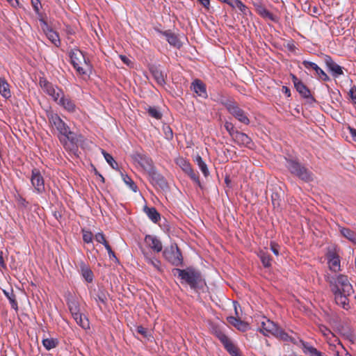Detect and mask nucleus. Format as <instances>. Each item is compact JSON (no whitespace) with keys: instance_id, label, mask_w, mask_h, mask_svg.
<instances>
[{"instance_id":"nucleus-42","label":"nucleus","mask_w":356,"mask_h":356,"mask_svg":"<svg viewBox=\"0 0 356 356\" xmlns=\"http://www.w3.org/2000/svg\"><path fill=\"white\" fill-rule=\"evenodd\" d=\"M212 333L222 343L229 339L227 335L218 326H213Z\"/></svg>"},{"instance_id":"nucleus-39","label":"nucleus","mask_w":356,"mask_h":356,"mask_svg":"<svg viewBox=\"0 0 356 356\" xmlns=\"http://www.w3.org/2000/svg\"><path fill=\"white\" fill-rule=\"evenodd\" d=\"M175 163L186 173L192 166L188 160L179 156L175 159Z\"/></svg>"},{"instance_id":"nucleus-33","label":"nucleus","mask_w":356,"mask_h":356,"mask_svg":"<svg viewBox=\"0 0 356 356\" xmlns=\"http://www.w3.org/2000/svg\"><path fill=\"white\" fill-rule=\"evenodd\" d=\"M76 323L83 330L90 329V322L88 318L81 313L77 314V316H72Z\"/></svg>"},{"instance_id":"nucleus-38","label":"nucleus","mask_w":356,"mask_h":356,"mask_svg":"<svg viewBox=\"0 0 356 356\" xmlns=\"http://www.w3.org/2000/svg\"><path fill=\"white\" fill-rule=\"evenodd\" d=\"M194 161L200 168L203 175L205 177H207L209 174V171L208 170L207 165L203 161L202 158L200 155H197Z\"/></svg>"},{"instance_id":"nucleus-54","label":"nucleus","mask_w":356,"mask_h":356,"mask_svg":"<svg viewBox=\"0 0 356 356\" xmlns=\"http://www.w3.org/2000/svg\"><path fill=\"white\" fill-rule=\"evenodd\" d=\"M224 127L232 138L234 136L235 133L237 132V131L234 129V124L230 122L226 121L225 122Z\"/></svg>"},{"instance_id":"nucleus-2","label":"nucleus","mask_w":356,"mask_h":356,"mask_svg":"<svg viewBox=\"0 0 356 356\" xmlns=\"http://www.w3.org/2000/svg\"><path fill=\"white\" fill-rule=\"evenodd\" d=\"M47 117L50 127L54 131H57L58 138L62 142V137L65 138L72 143L76 142L74 134L70 130V127L65 123L60 117L53 111L47 112Z\"/></svg>"},{"instance_id":"nucleus-16","label":"nucleus","mask_w":356,"mask_h":356,"mask_svg":"<svg viewBox=\"0 0 356 356\" xmlns=\"http://www.w3.org/2000/svg\"><path fill=\"white\" fill-rule=\"evenodd\" d=\"M302 64L303 66L307 69H312L315 71L316 75L318 76V78L323 81H329L330 80L328 75L320 67H318L315 63L308 61V60H303Z\"/></svg>"},{"instance_id":"nucleus-61","label":"nucleus","mask_w":356,"mask_h":356,"mask_svg":"<svg viewBox=\"0 0 356 356\" xmlns=\"http://www.w3.org/2000/svg\"><path fill=\"white\" fill-rule=\"evenodd\" d=\"M270 250L275 255L277 256L279 254V245L277 244H276L275 243H270Z\"/></svg>"},{"instance_id":"nucleus-40","label":"nucleus","mask_w":356,"mask_h":356,"mask_svg":"<svg viewBox=\"0 0 356 356\" xmlns=\"http://www.w3.org/2000/svg\"><path fill=\"white\" fill-rule=\"evenodd\" d=\"M274 337L284 341L293 342V339L280 327H278L277 331L275 332Z\"/></svg>"},{"instance_id":"nucleus-41","label":"nucleus","mask_w":356,"mask_h":356,"mask_svg":"<svg viewBox=\"0 0 356 356\" xmlns=\"http://www.w3.org/2000/svg\"><path fill=\"white\" fill-rule=\"evenodd\" d=\"M337 330L342 336L348 339L353 337V331L348 325H340L337 327Z\"/></svg>"},{"instance_id":"nucleus-43","label":"nucleus","mask_w":356,"mask_h":356,"mask_svg":"<svg viewBox=\"0 0 356 356\" xmlns=\"http://www.w3.org/2000/svg\"><path fill=\"white\" fill-rule=\"evenodd\" d=\"M259 257L261 259V261L263 266L266 268L270 267L271 266V257L269 254L265 252L264 251H261L259 254Z\"/></svg>"},{"instance_id":"nucleus-50","label":"nucleus","mask_w":356,"mask_h":356,"mask_svg":"<svg viewBox=\"0 0 356 356\" xmlns=\"http://www.w3.org/2000/svg\"><path fill=\"white\" fill-rule=\"evenodd\" d=\"M149 115L157 120H159L162 117L161 113L155 107L149 106L147 109Z\"/></svg>"},{"instance_id":"nucleus-22","label":"nucleus","mask_w":356,"mask_h":356,"mask_svg":"<svg viewBox=\"0 0 356 356\" xmlns=\"http://www.w3.org/2000/svg\"><path fill=\"white\" fill-rule=\"evenodd\" d=\"M232 138L240 146L249 147L252 143L251 138L247 134L238 131L235 133Z\"/></svg>"},{"instance_id":"nucleus-24","label":"nucleus","mask_w":356,"mask_h":356,"mask_svg":"<svg viewBox=\"0 0 356 356\" xmlns=\"http://www.w3.org/2000/svg\"><path fill=\"white\" fill-rule=\"evenodd\" d=\"M43 90L47 95L52 97L54 102H58L59 97L63 92L62 89L54 86L52 83L46 86V88Z\"/></svg>"},{"instance_id":"nucleus-45","label":"nucleus","mask_w":356,"mask_h":356,"mask_svg":"<svg viewBox=\"0 0 356 356\" xmlns=\"http://www.w3.org/2000/svg\"><path fill=\"white\" fill-rule=\"evenodd\" d=\"M102 154H103L105 160L106 162L110 165V166L113 169H118V163L114 160L113 157L108 153H107L104 149L101 150Z\"/></svg>"},{"instance_id":"nucleus-35","label":"nucleus","mask_w":356,"mask_h":356,"mask_svg":"<svg viewBox=\"0 0 356 356\" xmlns=\"http://www.w3.org/2000/svg\"><path fill=\"white\" fill-rule=\"evenodd\" d=\"M222 344L226 350L232 356H241L238 348L229 339H228L226 342H224Z\"/></svg>"},{"instance_id":"nucleus-60","label":"nucleus","mask_w":356,"mask_h":356,"mask_svg":"<svg viewBox=\"0 0 356 356\" xmlns=\"http://www.w3.org/2000/svg\"><path fill=\"white\" fill-rule=\"evenodd\" d=\"M106 249L108 251V254L110 259H114L116 261H118V258L116 257L115 252L112 250L110 245H106Z\"/></svg>"},{"instance_id":"nucleus-34","label":"nucleus","mask_w":356,"mask_h":356,"mask_svg":"<svg viewBox=\"0 0 356 356\" xmlns=\"http://www.w3.org/2000/svg\"><path fill=\"white\" fill-rule=\"evenodd\" d=\"M302 344L303 353L308 356H323V353L321 352L310 346L308 343L302 342Z\"/></svg>"},{"instance_id":"nucleus-18","label":"nucleus","mask_w":356,"mask_h":356,"mask_svg":"<svg viewBox=\"0 0 356 356\" xmlns=\"http://www.w3.org/2000/svg\"><path fill=\"white\" fill-rule=\"evenodd\" d=\"M321 332L327 338V343L330 345V349L335 351L336 344H340V340L325 326L320 327Z\"/></svg>"},{"instance_id":"nucleus-58","label":"nucleus","mask_w":356,"mask_h":356,"mask_svg":"<svg viewBox=\"0 0 356 356\" xmlns=\"http://www.w3.org/2000/svg\"><path fill=\"white\" fill-rule=\"evenodd\" d=\"M31 5L37 15H40L41 3L40 0H31Z\"/></svg>"},{"instance_id":"nucleus-52","label":"nucleus","mask_w":356,"mask_h":356,"mask_svg":"<svg viewBox=\"0 0 356 356\" xmlns=\"http://www.w3.org/2000/svg\"><path fill=\"white\" fill-rule=\"evenodd\" d=\"M83 241L86 243H91L93 239V234L90 231L82 230Z\"/></svg>"},{"instance_id":"nucleus-30","label":"nucleus","mask_w":356,"mask_h":356,"mask_svg":"<svg viewBox=\"0 0 356 356\" xmlns=\"http://www.w3.org/2000/svg\"><path fill=\"white\" fill-rule=\"evenodd\" d=\"M80 268L83 277L88 282H92L93 280V273L90 267L84 262L80 263Z\"/></svg>"},{"instance_id":"nucleus-55","label":"nucleus","mask_w":356,"mask_h":356,"mask_svg":"<svg viewBox=\"0 0 356 356\" xmlns=\"http://www.w3.org/2000/svg\"><path fill=\"white\" fill-rule=\"evenodd\" d=\"M253 6L255 8L256 13L260 15L264 10L266 8L265 6L263 4L261 1H256L253 3Z\"/></svg>"},{"instance_id":"nucleus-37","label":"nucleus","mask_w":356,"mask_h":356,"mask_svg":"<svg viewBox=\"0 0 356 356\" xmlns=\"http://www.w3.org/2000/svg\"><path fill=\"white\" fill-rule=\"evenodd\" d=\"M43 346L47 350L56 348L59 344V341L56 338H46L42 341Z\"/></svg>"},{"instance_id":"nucleus-48","label":"nucleus","mask_w":356,"mask_h":356,"mask_svg":"<svg viewBox=\"0 0 356 356\" xmlns=\"http://www.w3.org/2000/svg\"><path fill=\"white\" fill-rule=\"evenodd\" d=\"M259 16L265 19H268L273 22H277L279 20L278 17L272 13L271 12H270L269 10H268L266 8L264 10L262 13Z\"/></svg>"},{"instance_id":"nucleus-23","label":"nucleus","mask_w":356,"mask_h":356,"mask_svg":"<svg viewBox=\"0 0 356 356\" xmlns=\"http://www.w3.org/2000/svg\"><path fill=\"white\" fill-rule=\"evenodd\" d=\"M43 90L47 95L52 97L54 102H58L59 97L63 92L62 89L54 86L52 83L46 86V88Z\"/></svg>"},{"instance_id":"nucleus-15","label":"nucleus","mask_w":356,"mask_h":356,"mask_svg":"<svg viewBox=\"0 0 356 356\" xmlns=\"http://www.w3.org/2000/svg\"><path fill=\"white\" fill-rule=\"evenodd\" d=\"M291 79L295 88L303 98L308 99L312 97L309 89L302 81L298 79L294 74H291Z\"/></svg>"},{"instance_id":"nucleus-36","label":"nucleus","mask_w":356,"mask_h":356,"mask_svg":"<svg viewBox=\"0 0 356 356\" xmlns=\"http://www.w3.org/2000/svg\"><path fill=\"white\" fill-rule=\"evenodd\" d=\"M153 181L158 184H162L164 182L163 177L157 171L155 166L147 172Z\"/></svg>"},{"instance_id":"nucleus-20","label":"nucleus","mask_w":356,"mask_h":356,"mask_svg":"<svg viewBox=\"0 0 356 356\" xmlns=\"http://www.w3.org/2000/svg\"><path fill=\"white\" fill-rule=\"evenodd\" d=\"M191 88L199 97L202 98H207L208 95L207 92L206 85L200 79H195L192 83Z\"/></svg>"},{"instance_id":"nucleus-64","label":"nucleus","mask_w":356,"mask_h":356,"mask_svg":"<svg viewBox=\"0 0 356 356\" xmlns=\"http://www.w3.org/2000/svg\"><path fill=\"white\" fill-rule=\"evenodd\" d=\"M120 58L122 60V61L127 65H129L131 63L130 59H129L126 56L120 55Z\"/></svg>"},{"instance_id":"nucleus-28","label":"nucleus","mask_w":356,"mask_h":356,"mask_svg":"<svg viewBox=\"0 0 356 356\" xmlns=\"http://www.w3.org/2000/svg\"><path fill=\"white\" fill-rule=\"evenodd\" d=\"M143 211L154 223H157L161 220V215L155 207H148L147 206H145Z\"/></svg>"},{"instance_id":"nucleus-5","label":"nucleus","mask_w":356,"mask_h":356,"mask_svg":"<svg viewBox=\"0 0 356 356\" xmlns=\"http://www.w3.org/2000/svg\"><path fill=\"white\" fill-rule=\"evenodd\" d=\"M175 270L178 273V276L193 289H195L202 280L201 273L193 268H175Z\"/></svg>"},{"instance_id":"nucleus-14","label":"nucleus","mask_w":356,"mask_h":356,"mask_svg":"<svg viewBox=\"0 0 356 356\" xmlns=\"http://www.w3.org/2000/svg\"><path fill=\"white\" fill-rule=\"evenodd\" d=\"M56 102L69 113H74L76 111V106L74 102L69 95H65L64 92L59 97L58 102Z\"/></svg>"},{"instance_id":"nucleus-25","label":"nucleus","mask_w":356,"mask_h":356,"mask_svg":"<svg viewBox=\"0 0 356 356\" xmlns=\"http://www.w3.org/2000/svg\"><path fill=\"white\" fill-rule=\"evenodd\" d=\"M43 90L47 95L52 97L54 102H58L59 97L63 92L62 89L54 86L52 83L46 86V88Z\"/></svg>"},{"instance_id":"nucleus-9","label":"nucleus","mask_w":356,"mask_h":356,"mask_svg":"<svg viewBox=\"0 0 356 356\" xmlns=\"http://www.w3.org/2000/svg\"><path fill=\"white\" fill-rule=\"evenodd\" d=\"M30 181L35 193L42 194L45 191L44 179L39 169H32Z\"/></svg>"},{"instance_id":"nucleus-63","label":"nucleus","mask_w":356,"mask_h":356,"mask_svg":"<svg viewBox=\"0 0 356 356\" xmlns=\"http://www.w3.org/2000/svg\"><path fill=\"white\" fill-rule=\"evenodd\" d=\"M17 202L19 205L24 207H26L28 204V202L26 201V200L20 196L17 198Z\"/></svg>"},{"instance_id":"nucleus-7","label":"nucleus","mask_w":356,"mask_h":356,"mask_svg":"<svg viewBox=\"0 0 356 356\" xmlns=\"http://www.w3.org/2000/svg\"><path fill=\"white\" fill-rule=\"evenodd\" d=\"M225 107L228 112L239 122L246 125L250 124V120L245 112L236 102H229L225 104Z\"/></svg>"},{"instance_id":"nucleus-6","label":"nucleus","mask_w":356,"mask_h":356,"mask_svg":"<svg viewBox=\"0 0 356 356\" xmlns=\"http://www.w3.org/2000/svg\"><path fill=\"white\" fill-rule=\"evenodd\" d=\"M163 256L165 260L175 266H182L183 257L177 245H171L164 249Z\"/></svg>"},{"instance_id":"nucleus-62","label":"nucleus","mask_w":356,"mask_h":356,"mask_svg":"<svg viewBox=\"0 0 356 356\" xmlns=\"http://www.w3.org/2000/svg\"><path fill=\"white\" fill-rule=\"evenodd\" d=\"M202 6L207 10L209 9L210 1L209 0H197Z\"/></svg>"},{"instance_id":"nucleus-10","label":"nucleus","mask_w":356,"mask_h":356,"mask_svg":"<svg viewBox=\"0 0 356 356\" xmlns=\"http://www.w3.org/2000/svg\"><path fill=\"white\" fill-rule=\"evenodd\" d=\"M140 250L145 261L149 266H151L154 270L161 273L163 271L161 262L155 257L154 254L143 248H140Z\"/></svg>"},{"instance_id":"nucleus-46","label":"nucleus","mask_w":356,"mask_h":356,"mask_svg":"<svg viewBox=\"0 0 356 356\" xmlns=\"http://www.w3.org/2000/svg\"><path fill=\"white\" fill-rule=\"evenodd\" d=\"M3 293L6 296V298L9 300V302L11 305L12 308L17 310L18 308L17 302L16 300V296H15L13 291L11 290L10 292H8V291H6L4 290Z\"/></svg>"},{"instance_id":"nucleus-11","label":"nucleus","mask_w":356,"mask_h":356,"mask_svg":"<svg viewBox=\"0 0 356 356\" xmlns=\"http://www.w3.org/2000/svg\"><path fill=\"white\" fill-rule=\"evenodd\" d=\"M147 246L153 253H159L163 250V244L161 240L156 236L147 234L144 238Z\"/></svg>"},{"instance_id":"nucleus-47","label":"nucleus","mask_w":356,"mask_h":356,"mask_svg":"<svg viewBox=\"0 0 356 356\" xmlns=\"http://www.w3.org/2000/svg\"><path fill=\"white\" fill-rule=\"evenodd\" d=\"M122 179L124 182V184L129 186V188L134 192H137L138 191V187L136 186V184H135V182L131 179V178L130 177H129L128 175H122Z\"/></svg>"},{"instance_id":"nucleus-32","label":"nucleus","mask_w":356,"mask_h":356,"mask_svg":"<svg viewBox=\"0 0 356 356\" xmlns=\"http://www.w3.org/2000/svg\"><path fill=\"white\" fill-rule=\"evenodd\" d=\"M67 305L72 316H77V314L81 313L79 302L74 298H68Z\"/></svg>"},{"instance_id":"nucleus-13","label":"nucleus","mask_w":356,"mask_h":356,"mask_svg":"<svg viewBox=\"0 0 356 356\" xmlns=\"http://www.w3.org/2000/svg\"><path fill=\"white\" fill-rule=\"evenodd\" d=\"M324 63L327 69L332 73V75L335 77H338L343 74V68L338 64H337L332 57L329 55H324L323 56Z\"/></svg>"},{"instance_id":"nucleus-19","label":"nucleus","mask_w":356,"mask_h":356,"mask_svg":"<svg viewBox=\"0 0 356 356\" xmlns=\"http://www.w3.org/2000/svg\"><path fill=\"white\" fill-rule=\"evenodd\" d=\"M149 72L152 74L153 78L156 82L160 86H164L165 84V79L167 75L160 68V66L152 65L149 67Z\"/></svg>"},{"instance_id":"nucleus-53","label":"nucleus","mask_w":356,"mask_h":356,"mask_svg":"<svg viewBox=\"0 0 356 356\" xmlns=\"http://www.w3.org/2000/svg\"><path fill=\"white\" fill-rule=\"evenodd\" d=\"M95 239L96 240L97 242L103 244L105 248L106 245H109L103 232L97 233L95 236Z\"/></svg>"},{"instance_id":"nucleus-17","label":"nucleus","mask_w":356,"mask_h":356,"mask_svg":"<svg viewBox=\"0 0 356 356\" xmlns=\"http://www.w3.org/2000/svg\"><path fill=\"white\" fill-rule=\"evenodd\" d=\"M41 22L43 23L42 29L44 32L45 33L47 38L56 47H59L60 45V40L59 38V35L57 32L54 31L48 24L47 23L44 21L41 20Z\"/></svg>"},{"instance_id":"nucleus-8","label":"nucleus","mask_w":356,"mask_h":356,"mask_svg":"<svg viewBox=\"0 0 356 356\" xmlns=\"http://www.w3.org/2000/svg\"><path fill=\"white\" fill-rule=\"evenodd\" d=\"M259 331L264 336H274L277 331L278 325L265 316H261L258 319Z\"/></svg>"},{"instance_id":"nucleus-31","label":"nucleus","mask_w":356,"mask_h":356,"mask_svg":"<svg viewBox=\"0 0 356 356\" xmlns=\"http://www.w3.org/2000/svg\"><path fill=\"white\" fill-rule=\"evenodd\" d=\"M0 94L6 99H8L11 97L10 86L3 77H0Z\"/></svg>"},{"instance_id":"nucleus-4","label":"nucleus","mask_w":356,"mask_h":356,"mask_svg":"<svg viewBox=\"0 0 356 356\" xmlns=\"http://www.w3.org/2000/svg\"><path fill=\"white\" fill-rule=\"evenodd\" d=\"M286 167L290 172L302 180L310 181L313 179L312 173L299 162L293 159H286Z\"/></svg>"},{"instance_id":"nucleus-44","label":"nucleus","mask_w":356,"mask_h":356,"mask_svg":"<svg viewBox=\"0 0 356 356\" xmlns=\"http://www.w3.org/2000/svg\"><path fill=\"white\" fill-rule=\"evenodd\" d=\"M230 6L237 8L244 15H247V13L249 12L248 7L240 0H232Z\"/></svg>"},{"instance_id":"nucleus-59","label":"nucleus","mask_w":356,"mask_h":356,"mask_svg":"<svg viewBox=\"0 0 356 356\" xmlns=\"http://www.w3.org/2000/svg\"><path fill=\"white\" fill-rule=\"evenodd\" d=\"M352 102L356 104V86H353L348 92Z\"/></svg>"},{"instance_id":"nucleus-51","label":"nucleus","mask_w":356,"mask_h":356,"mask_svg":"<svg viewBox=\"0 0 356 356\" xmlns=\"http://www.w3.org/2000/svg\"><path fill=\"white\" fill-rule=\"evenodd\" d=\"M95 300L97 302L106 305L108 300L107 293L104 291H99L96 295Z\"/></svg>"},{"instance_id":"nucleus-26","label":"nucleus","mask_w":356,"mask_h":356,"mask_svg":"<svg viewBox=\"0 0 356 356\" xmlns=\"http://www.w3.org/2000/svg\"><path fill=\"white\" fill-rule=\"evenodd\" d=\"M227 322L237 328L238 330L245 332L248 330V324L242 321L238 318L234 316H228L227 318Z\"/></svg>"},{"instance_id":"nucleus-1","label":"nucleus","mask_w":356,"mask_h":356,"mask_svg":"<svg viewBox=\"0 0 356 356\" xmlns=\"http://www.w3.org/2000/svg\"><path fill=\"white\" fill-rule=\"evenodd\" d=\"M327 281L337 305L348 310L350 308L349 297L353 293V289L348 277L340 274L328 277Z\"/></svg>"},{"instance_id":"nucleus-56","label":"nucleus","mask_w":356,"mask_h":356,"mask_svg":"<svg viewBox=\"0 0 356 356\" xmlns=\"http://www.w3.org/2000/svg\"><path fill=\"white\" fill-rule=\"evenodd\" d=\"M136 331H137L138 333H139L140 334L143 335L145 338H147L148 339L149 337H151V334H149V332L147 330V329L145 328L142 325L138 326L136 327Z\"/></svg>"},{"instance_id":"nucleus-12","label":"nucleus","mask_w":356,"mask_h":356,"mask_svg":"<svg viewBox=\"0 0 356 356\" xmlns=\"http://www.w3.org/2000/svg\"><path fill=\"white\" fill-rule=\"evenodd\" d=\"M134 159L146 172L149 171L154 166L152 159L146 154L136 153L134 155Z\"/></svg>"},{"instance_id":"nucleus-57","label":"nucleus","mask_w":356,"mask_h":356,"mask_svg":"<svg viewBox=\"0 0 356 356\" xmlns=\"http://www.w3.org/2000/svg\"><path fill=\"white\" fill-rule=\"evenodd\" d=\"M163 131L165 134V137L168 140H172L173 138V131L172 129L169 126L163 127Z\"/></svg>"},{"instance_id":"nucleus-29","label":"nucleus","mask_w":356,"mask_h":356,"mask_svg":"<svg viewBox=\"0 0 356 356\" xmlns=\"http://www.w3.org/2000/svg\"><path fill=\"white\" fill-rule=\"evenodd\" d=\"M338 228L339 232L343 237L356 244V232L349 228L344 227L341 225H338Z\"/></svg>"},{"instance_id":"nucleus-49","label":"nucleus","mask_w":356,"mask_h":356,"mask_svg":"<svg viewBox=\"0 0 356 356\" xmlns=\"http://www.w3.org/2000/svg\"><path fill=\"white\" fill-rule=\"evenodd\" d=\"M186 174H187L194 182L200 186L201 183L199 179L198 172H195L192 167L186 172Z\"/></svg>"},{"instance_id":"nucleus-21","label":"nucleus","mask_w":356,"mask_h":356,"mask_svg":"<svg viewBox=\"0 0 356 356\" xmlns=\"http://www.w3.org/2000/svg\"><path fill=\"white\" fill-rule=\"evenodd\" d=\"M327 257L330 270L334 272L339 271L341 270L339 256L336 252L330 251Z\"/></svg>"},{"instance_id":"nucleus-3","label":"nucleus","mask_w":356,"mask_h":356,"mask_svg":"<svg viewBox=\"0 0 356 356\" xmlns=\"http://www.w3.org/2000/svg\"><path fill=\"white\" fill-rule=\"evenodd\" d=\"M70 61L79 75H86L92 70V65L88 58L79 49H74L70 52Z\"/></svg>"},{"instance_id":"nucleus-27","label":"nucleus","mask_w":356,"mask_h":356,"mask_svg":"<svg viewBox=\"0 0 356 356\" xmlns=\"http://www.w3.org/2000/svg\"><path fill=\"white\" fill-rule=\"evenodd\" d=\"M163 35H165L168 43L177 48H180L181 47V42L178 38L177 35L170 31H165L162 33Z\"/></svg>"}]
</instances>
